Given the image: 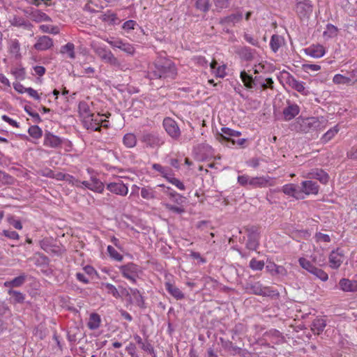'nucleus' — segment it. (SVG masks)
I'll list each match as a JSON object with an SVG mask.
<instances>
[{
  "mask_svg": "<svg viewBox=\"0 0 357 357\" xmlns=\"http://www.w3.org/2000/svg\"><path fill=\"white\" fill-rule=\"evenodd\" d=\"M40 246L44 251L52 255L60 256L64 251L60 246L52 244L48 238L41 240Z\"/></svg>",
  "mask_w": 357,
  "mask_h": 357,
  "instance_id": "9b49d317",
  "label": "nucleus"
},
{
  "mask_svg": "<svg viewBox=\"0 0 357 357\" xmlns=\"http://www.w3.org/2000/svg\"><path fill=\"white\" fill-rule=\"evenodd\" d=\"M12 26L16 27H22L27 30H31L33 25L27 20L18 15H14L13 19L10 20Z\"/></svg>",
  "mask_w": 357,
  "mask_h": 357,
  "instance_id": "5701e85b",
  "label": "nucleus"
},
{
  "mask_svg": "<svg viewBox=\"0 0 357 357\" xmlns=\"http://www.w3.org/2000/svg\"><path fill=\"white\" fill-rule=\"evenodd\" d=\"M282 38L277 34H274L271 36L270 41V47L273 52H277L279 48L281 47Z\"/></svg>",
  "mask_w": 357,
  "mask_h": 357,
  "instance_id": "4c0bfd02",
  "label": "nucleus"
},
{
  "mask_svg": "<svg viewBox=\"0 0 357 357\" xmlns=\"http://www.w3.org/2000/svg\"><path fill=\"white\" fill-rule=\"evenodd\" d=\"M282 192L289 196L293 197L294 198L298 199V194L301 193L300 191H298L296 185L293 183H289L283 185Z\"/></svg>",
  "mask_w": 357,
  "mask_h": 357,
  "instance_id": "c9c22d12",
  "label": "nucleus"
},
{
  "mask_svg": "<svg viewBox=\"0 0 357 357\" xmlns=\"http://www.w3.org/2000/svg\"><path fill=\"white\" fill-rule=\"evenodd\" d=\"M53 40L47 36H40L33 47L38 51H45L53 46Z\"/></svg>",
  "mask_w": 357,
  "mask_h": 357,
  "instance_id": "4468645a",
  "label": "nucleus"
},
{
  "mask_svg": "<svg viewBox=\"0 0 357 357\" xmlns=\"http://www.w3.org/2000/svg\"><path fill=\"white\" fill-rule=\"evenodd\" d=\"M28 133L35 139H38L43 136V130L37 125L31 126L28 129Z\"/></svg>",
  "mask_w": 357,
  "mask_h": 357,
  "instance_id": "37998d69",
  "label": "nucleus"
},
{
  "mask_svg": "<svg viewBox=\"0 0 357 357\" xmlns=\"http://www.w3.org/2000/svg\"><path fill=\"white\" fill-rule=\"evenodd\" d=\"M124 145L128 148H133L137 144L136 136L132 133H127L123 138Z\"/></svg>",
  "mask_w": 357,
  "mask_h": 357,
  "instance_id": "58836bf2",
  "label": "nucleus"
},
{
  "mask_svg": "<svg viewBox=\"0 0 357 357\" xmlns=\"http://www.w3.org/2000/svg\"><path fill=\"white\" fill-rule=\"evenodd\" d=\"M13 75L15 77L16 79H20L23 80L25 79V69L24 68H15L12 70Z\"/></svg>",
  "mask_w": 357,
  "mask_h": 357,
  "instance_id": "338daca9",
  "label": "nucleus"
},
{
  "mask_svg": "<svg viewBox=\"0 0 357 357\" xmlns=\"http://www.w3.org/2000/svg\"><path fill=\"white\" fill-rule=\"evenodd\" d=\"M107 252L109 255V257L117 261H121L123 259V257L122 255L119 253L114 248H113L112 245H108L107 248Z\"/></svg>",
  "mask_w": 357,
  "mask_h": 357,
  "instance_id": "603ef678",
  "label": "nucleus"
},
{
  "mask_svg": "<svg viewBox=\"0 0 357 357\" xmlns=\"http://www.w3.org/2000/svg\"><path fill=\"white\" fill-rule=\"evenodd\" d=\"M78 112L84 118L94 117V114L90 110L89 105L85 101H80L78 105Z\"/></svg>",
  "mask_w": 357,
  "mask_h": 357,
  "instance_id": "473e14b6",
  "label": "nucleus"
},
{
  "mask_svg": "<svg viewBox=\"0 0 357 357\" xmlns=\"http://www.w3.org/2000/svg\"><path fill=\"white\" fill-rule=\"evenodd\" d=\"M152 168L154 170L160 172L162 174V176L165 178H166L167 176L169 174L168 172L171 170L169 168L162 167L161 165L158 163H154L152 165Z\"/></svg>",
  "mask_w": 357,
  "mask_h": 357,
  "instance_id": "052dcab7",
  "label": "nucleus"
},
{
  "mask_svg": "<svg viewBox=\"0 0 357 357\" xmlns=\"http://www.w3.org/2000/svg\"><path fill=\"white\" fill-rule=\"evenodd\" d=\"M165 208L172 213L182 214L185 212V208L182 206H176L170 204H165Z\"/></svg>",
  "mask_w": 357,
  "mask_h": 357,
  "instance_id": "e2e57ef3",
  "label": "nucleus"
},
{
  "mask_svg": "<svg viewBox=\"0 0 357 357\" xmlns=\"http://www.w3.org/2000/svg\"><path fill=\"white\" fill-rule=\"evenodd\" d=\"M337 31L338 29L335 26L328 24L326 26V30L324 32V36L333 38L337 36Z\"/></svg>",
  "mask_w": 357,
  "mask_h": 357,
  "instance_id": "5fc2aeb1",
  "label": "nucleus"
},
{
  "mask_svg": "<svg viewBox=\"0 0 357 357\" xmlns=\"http://www.w3.org/2000/svg\"><path fill=\"white\" fill-rule=\"evenodd\" d=\"M221 130V134L229 138L230 137H239L241 135V132L240 131L234 130L227 127L222 128Z\"/></svg>",
  "mask_w": 357,
  "mask_h": 357,
  "instance_id": "6e6d98bb",
  "label": "nucleus"
},
{
  "mask_svg": "<svg viewBox=\"0 0 357 357\" xmlns=\"http://www.w3.org/2000/svg\"><path fill=\"white\" fill-rule=\"evenodd\" d=\"M169 183L172 185L177 187L181 190H184L185 187L184 184L178 178L169 176V174L165 178Z\"/></svg>",
  "mask_w": 357,
  "mask_h": 357,
  "instance_id": "bf43d9fd",
  "label": "nucleus"
},
{
  "mask_svg": "<svg viewBox=\"0 0 357 357\" xmlns=\"http://www.w3.org/2000/svg\"><path fill=\"white\" fill-rule=\"evenodd\" d=\"M177 68L174 63L165 57H158L149 67L146 77L150 80H172L176 77Z\"/></svg>",
  "mask_w": 357,
  "mask_h": 357,
  "instance_id": "f257e3e1",
  "label": "nucleus"
},
{
  "mask_svg": "<svg viewBox=\"0 0 357 357\" xmlns=\"http://www.w3.org/2000/svg\"><path fill=\"white\" fill-rule=\"evenodd\" d=\"M26 278L27 275L25 273H22L10 281H6L4 283V286L7 287H20L26 282Z\"/></svg>",
  "mask_w": 357,
  "mask_h": 357,
  "instance_id": "7c9ffc66",
  "label": "nucleus"
},
{
  "mask_svg": "<svg viewBox=\"0 0 357 357\" xmlns=\"http://www.w3.org/2000/svg\"><path fill=\"white\" fill-rule=\"evenodd\" d=\"M131 295L133 296L134 299L136 301L137 305L141 307H145V303L143 296L139 293V290L137 289H130Z\"/></svg>",
  "mask_w": 357,
  "mask_h": 357,
  "instance_id": "a19ab883",
  "label": "nucleus"
},
{
  "mask_svg": "<svg viewBox=\"0 0 357 357\" xmlns=\"http://www.w3.org/2000/svg\"><path fill=\"white\" fill-rule=\"evenodd\" d=\"M326 326V321L324 319H315L312 323V331L314 334L319 335L323 332Z\"/></svg>",
  "mask_w": 357,
  "mask_h": 357,
  "instance_id": "72a5a7b5",
  "label": "nucleus"
},
{
  "mask_svg": "<svg viewBox=\"0 0 357 357\" xmlns=\"http://www.w3.org/2000/svg\"><path fill=\"white\" fill-rule=\"evenodd\" d=\"M339 131L337 126L329 129L321 138L323 143L329 142Z\"/></svg>",
  "mask_w": 357,
  "mask_h": 357,
  "instance_id": "de8ad7c7",
  "label": "nucleus"
},
{
  "mask_svg": "<svg viewBox=\"0 0 357 357\" xmlns=\"http://www.w3.org/2000/svg\"><path fill=\"white\" fill-rule=\"evenodd\" d=\"M141 141L151 148L159 147L164 144L162 137L154 132H143Z\"/></svg>",
  "mask_w": 357,
  "mask_h": 357,
  "instance_id": "0eeeda50",
  "label": "nucleus"
},
{
  "mask_svg": "<svg viewBox=\"0 0 357 357\" xmlns=\"http://www.w3.org/2000/svg\"><path fill=\"white\" fill-rule=\"evenodd\" d=\"M141 196L146 200L158 199L156 190L150 186H145L141 188Z\"/></svg>",
  "mask_w": 357,
  "mask_h": 357,
  "instance_id": "bb28decb",
  "label": "nucleus"
},
{
  "mask_svg": "<svg viewBox=\"0 0 357 357\" xmlns=\"http://www.w3.org/2000/svg\"><path fill=\"white\" fill-rule=\"evenodd\" d=\"M264 261H258L253 258L250 261V267L254 271H261L264 267Z\"/></svg>",
  "mask_w": 357,
  "mask_h": 357,
  "instance_id": "13d9d810",
  "label": "nucleus"
},
{
  "mask_svg": "<svg viewBox=\"0 0 357 357\" xmlns=\"http://www.w3.org/2000/svg\"><path fill=\"white\" fill-rule=\"evenodd\" d=\"M246 289L250 291L252 294L258 296L276 297L280 296V294L277 290L273 289L270 287H264L259 282L248 283Z\"/></svg>",
  "mask_w": 357,
  "mask_h": 357,
  "instance_id": "7ed1b4c3",
  "label": "nucleus"
},
{
  "mask_svg": "<svg viewBox=\"0 0 357 357\" xmlns=\"http://www.w3.org/2000/svg\"><path fill=\"white\" fill-rule=\"evenodd\" d=\"M256 50L250 48V47L244 46L238 48L236 54L240 58L245 61H251L255 58Z\"/></svg>",
  "mask_w": 357,
  "mask_h": 357,
  "instance_id": "a211bd4d",
  "label": "nucleus"
},
{
  "mask_svg": "<svg viewBox=\"0 0 357 357\" xmlns=\"http://www.w3.org/2000/svg\"><path fill=\"white\" fill-rule=\"evenodd\" d=\"M259 245V236H248L246 248L250 250H257Z\"/></svg>",
  "mask_w": 357,
  "mask_h": 357,
  "instance_id": "8fccbe9b",
  "label": "nucleus"
},
{
  "mask_svg": "<svg viewBox=\"0 0 357 357\" xmlns=\"http://www.w3.org/2000/svg\"><path fill=\"white\" fill-rule=\"evenodd\" d=\"M312 274L314 275L316 277H317L322 281H326L328 279V274L322 269L317 267L314 269Z\"/></svg>",
  "mask_w": 357,
  "mask_h": 357,
  "instance_id": "680f3d73",
  "label": "nucleus"
},
{
  "mask_svg": "<svg viewBox=\"0 0 357 357\" xmlns=\"http://www.w3.org/2000/svg\"><path fill=\"white\" fill-rule=\"evenodd\" d=\"M333 82L336 84H352V78L350 77H345L340 74L335 75L333 78Z\"/></svg>",
  "mask_w": 357,
  "mask_h": 357,
  "instance_id": "79ce46f5",
  "label": "nucleus"
},
{
  "mask_svg": "<svg viewBox=\"0 0 357 357\" xmlns=\"http://www.w3.org/2000/svg\"><path fill=\"white\" fill-rule=\"evenodd\" d=\"M266 271L271 275H285L287 271L282 266L275 264L274 262L267 260L266 265Z\"/></svg>",
  "mask_w": 357,
  "mask_h": 357,
  "instance_id": "f3484780",
  "label": "nucleus"
},
{
  "mask_svg": "<svg viewBox=\"0 0 357 357\" xmlns=\"http://www.w3.org/2000/svg\"><path fill=\"white\" fill-rule=\"evenodd\" d=\"M162 126L167 133L174 139H178L181 136V130L177 123L170 117H165Z\"/></svg>",
  "mask_w": 357,
  "mask_h": 357,
  "instance_id": "6e6552de",
  "label": "nucleus"
},
{
  "mask_svg": "<svg viewBox=\"0 0 357 357\" xmlns=\"http://www.w3.org/2000/svg\"><path fill=\"white\" fill-rule=\"evenodd\" d=\"M8 222L17 229L20 230L22 229V224L21 221L20 220H17L14 216L9 217L8 218Z\"/></svg>",
  "mask_w": 357,
  "mask_h": 357,
  "instance_id": "774afa93",
  "label": "nucleus"
},
{
  "mask_svg": "<svg viewBox=\"0 0 357 357\" xmlns=\"http://www.w3.org/2000/svg\"><path fill=\"white\" fill-rule=\"evenodd\" d=\"M264 335L268 338L272 343L275 344H280L285 342V337L282 333L276 329H271L266 331Z\"/></svg>",
  "mask_w": 357,
  "mask_h": 357,
  "instance_id": "6ab92c4d",
  "label": "nucleus"
},
{
  "mask_svg": "<svg viewBox=\"0 0 357 357\" xmlns=\"http://www.w3.org/2000/svg\"><path fill=\"white\" fill-rule=\"evenodd\" d=\"M119 270L122 275L132 283L136 282V280L139 278V273H140L139 266L132 262L121 266Z\"/></svg>",
  "mask_w": 357,
  "mask_h": 357,
  "instance_id": "39448f33",
  "label": "nucleus"
},
{
  "mask_svg": "<svg viewBox=\"0 0 357 357\" xmlns=\"http://www.w3.org/2000/svg\"><path fill=\"white\" fill-rule=\"evenodd\" d=\"M305 52L306 54L313 58H321L325 54V48L323 45L319 44L312 45L305 48Z\"/></svg>",
  "mask_w": 357,
  "mask_h": 357,
  "instance_id": "4be33fe9",
  "label": "nucleus"
},
{
  "mask_svg": "<svg viewBox=\"0 0 357 357\" xmlns=\"http://www.w3.org/2000/svg\"><path fill=\"white\" fill-rule=\"evenodd\" d=\"M99 18L104 22H107L111 25L119 24L120 23L119 19L117 17L116 13L108 10L105 13H102Z\"/></svg>",
  "mask_w": 357,
  "mask_h": 357,
  "instance_id": "b1692460",
  "label": "nucleus"
},
{
  "mask_svg": "<svg viewBox=\"0 0 357 357\" xmlns=\"http://www.w3.org/2000/svg\"><path fill=\"white\" fill-rule=\"evenodd\" d=\"M340 289L344 292H356L357 281L342 278L339 282Z\"/></svg>",
  "mask_w": 357,
  "mask_h": 357,
  "instance_id": "aec40b11",
  "label": "nucleus"
},
{
  "mask_svg": "<svg viewBox=\"0 0 357 357\" xmlns=\"http://www.w3.org/2000/svg\"><path fill=\"white\" fill-rule=\"evenodd\" d=\"M287 84L294 90L302 94H306L305 89L303 86V82L298 81L292 75H289L287 77Z\"/></svg>",
  "mask_w": 357,
  "mask_h": 357,
  "instance_id": "c756f323",
  "label": "nucleus"
},
{
  "mask_svg": "<svg viewBox=\"0 0 357 357\" xmlns=\"http://www.w3.org/2000/svg\"><path fill=\"white\" fill-rule=\"evenodd\" d=\"M15 182V178L11 175L1 171L0 172V183L2 185H13Z\"/></svg>",
  "mask_w": 357,
  "mask_h": 357,
  "instance_id": "09e8293b",
  "label": "nucleus"
},
{
  "mask_svg": "<svg viewBox=\"0 0 357 357\" xmlns=\"http://www.w3.org/2000/svg\"><path fill=\"white\" fill-rule=\"evenodd\" d=\"M61 53H67L69 58L74 59L75 58L74 44L72 43H68L66 45L62 46L61 48Z\"/></svg>",
  "mask_w": 357,
  "mask_h": 357,
  "instance_id": "c03bdc74",
  "label": "nucleus"
},
{
  "mask_svg": "<svg viewBox=\"0 0 357 357\" xmlns=\"http://www.w3.org/2000/svg\"><path fill=\"white\" fill-rule=\"evenodd\" d=\"M216 139L222 144H226L227 146H229V144H231V145L237 144L238 146H243L246 142V139L244 138L239 139L236 141L223 135L222 134H217Z\"/></svg>",
  "mask_w": 357,
  "mask_h": 357,
  "instance_id": "393cba45",
  "label": "nucleus"
},
{
  "mask_svg": "<svg viewBox=\"0 0 357 357\" xmlns=\"http://www.w3.org/2000/svg\"><path fill=\"white\" fill-rule=\"evenodd\" d=\"M307 178L319 180L323 184H326L329 180L328 174L321 169H312L307 174Z\"/></svg>",
  "mask_w": 357,
  "mask_h": 357,
  "instance_id": "dca6fc26",
  "label": "nucleus"
},
{
  "mask_svg": "<svg viewBox=\"0 0 357 357\" xmlns=\"http://www.w3.org/2000/svg\"><path fill=\"white\" fill-rule=\"evenodd\" d=\"M165 289L167 292L176 300H181L185 297L183 293L180 290V289L170 282L165 283Z\"/></svg>",
  "mask_w": 357,
  "mask_h": 357,
  "instance_id": "a878e982",
  "label": "nucleus"
},
{
  "mask_svg": "<svg viewBox=\"0 0 357 357\" xmlns=\"http://www.w3.org/2000/svg\"><path fill=\"white\" fill-rule=\"evenodd\" d=\"M195 8L203 12L206 13L211 8V3L209 0H197L195 3Z\"/></svg>",
  "mask_w": 357,
  "mask_h": 357,
  "instance_id": "a18cd8bd",
  "label": "nucleus"
},
{
  "mask_svg": "<svg viewBox=\"0 0 357 357\" xmlns=\"http://www.w3.org/2000/svg\"><path fill=\"white\" fill-rule=\"evenodd\" d=\"M101 288L105 289L108 294H112L116 298L121 297V295L117 289L112 284L102 282Z\"/></svg>",
  "mask_w": 357,
  "mask_h": 357,
  "instance_id": "49530a36",
  "label": "nucleus"
},
{
  "mask_svg": "<svg viewBox=\"0 0 357 357\" xmlns=\"http://www.w3.org/2000/svg\"><path fill=\"white\" fill-rule=\"evenodd\" d=\"M68 139L61 138L54 135L50 131L45 130L44 134L43 145L46 147L52 149H60L62 147L63 142H67Z\"/></svg>",
  "mask_w": 357,
  "mask_h": 357,
  "instance_id": "423d86ee",
  "label": "nucleus"
},
{
  "mask_svg": "<svg viewBox=\"0 0 357 357\" xmlns=\"http://www.w3.org/2000/svg\"><path fill=\"white\" fill-rule=\"evenodd\" d=\"M30 15L31 19L36 22H52V18L40 10H31Z\"/></svg>",
  "mask_w": 357,
  "mask_h": 357,
  "instance_id": "cd10ccee",
  "label": "nucleus"
},
{
  "mask_svg": "<svg viewBox=\"0 0 357 357\" xmlns=\"http://www.w3.org/2000/svg\"><path fill=\"white\" fill-rule=\"evenodd\" d=\"M342 257L343 252L340 248L332 250L329 255L330 266L333 269L338 268L342 263Z\"/></svg>",
  "mask_w": 357,
  "mask_h": 357,
  "instance_id": "ddd939ff",
  "label": "nucleus"
},
{
  "mask_svg": "<svg viewBox=\"0 0 357 357\" xmlns=\"http://www.w3.org/2000/svg\"><path fill=\"white\" fill-rule=\"evenodd\" d=\"M100 317L97 313H92L90 315L89 320L87 323V326L90 330H96L100 327Z\"/></svg>",
  "mask_w": 357,
  "mask_h": 357,
  "instance_id": "f704fd0d",
  "label": "nucleus"
},
{
  "mask_svg": "<svg viewBox=\"0 0 357 357\" xmlns=\"http://www.w3.org/2000/svg\"><path fill=\"white\" fill-rule=\"evenodd\" d=\"M243 19V14L241 12L231 13L229 15L220 18V24L222 25H235L240 22Z\"/></svg>",
  "mask_w": 357,
  "mask_h": 357,
  "instance_id": "412c9836",
  "label": "nucleus"
},
{
  "mask_svg": "<svg viewBox=\"0 0 357 357\" xmlns=\"http://www.w3.org/2000/svg\"><path fill=\"white\" fill-rule=\"evenodd\" d=\"M96 54L105 63L121 69V63L120 61L109 50L102 47H98L94 50Z\"/></svg>",
  "mask_w": 357,
  "mask_h": 357,
  "instance_id": "20e7f679",
  "label": "nucleus"
},
{
  "mask_svg": "<svg viewBox=\"0 0 357 357\" xmlns=\"http://www.w3.org/2000/svg\"><path fill=\"white\" fill-rule=\"evenodd\" d=\"M8 294L11 296L15 303H22L24 301L25 296L19 291L9 289Z\"/></svg>",
  "mask_w": 357,
  "mask_h": 357,
  "instance_id": "ea45409f",
  "label": "nucleus"
},
{
  "mask_svg": "<svg viewBox=\"0 0 357 357\" xmlns=\"http://www.w3.org/2000/svg\"><path fill=\"white\" fill-rule=\"evenodd\" d=\"M39 29L43 33H50L52 34H57L59 33V29L56 26H50L47 24H42L39 26Z\"/></svg>",
  "mask_w": 357,
  "mask_h": 357,
  "instance_id": "864d4df0",
  "label": "nucleus"
},
{
  "mask_svg": "<svg viewBox=\"0 0 357 357\" xmlns=\"http://www.w3.org/2000/svg\"><path fill=\"white\" fill-rule=\"evenodd\" d=\"M319 187L317 183L311 180L304 181L301 183V192H303L305 195H317L319 192Z\"/></svg>",
  "mask_w": 357,
  "mask_h": 357,
  "instance_id": "2eb2a0df",
  "label": "nucleus"
},
{
  "mask_svg": "<svg viewBox=\"0 0 357 357\" xmlns=\"http://www.w3.org/2000/svg\"><path fill=\"white\" fill-rule=\"evenodd\" d=\"M298 262L300 266L303 268L307 271L309 273H312L314 271V269L316 268L312 263L307 260V259L304 257H301L298 259Z\"/></svg>",
  "mask_w": 357,
  "mask_h": 357,
  "instance_id": "3c124183",
  "label": "nucleus"
},
{
  "mask_svg": "<svg viewBox=\"0 0 357 357\" xmlns=\"http://www.w3.org/2000/svg\"><path fill=\"white\" fill-rule=\"evenodd\" d=\"M269 177L257 176L250 177L249 185L252 188H263L266 187L268 183Z\"/></svg>",
  "mask_w": 357,
  "mask_h": 357,
  "instance_id": "2f4dec72",
  "label": "nucleus"
},
{
  "mask_svg": "<svg viewBox=\"0 0 357 357\" xmlns=\"http://www.w3.org/2000/svg\"><path fill=\"white\" fill-rule=\"evenodd\" d=\"M120 50L129 55H133L135 52V47L132 45L124 42L122 43Z\"/></svg>",
  "mask_w": 357,
  "mask_h": 357,
  "instance_id": "69168bd1",
  "label": "nucleus"
},
{
  "mask_svg": "<svg viewBox=\"0 0 357 357\" xmlns=\"http://www.w3.org/2000/svg\"><path fill=\"white\" fill-rule=\"evenodd\" d=\"M86 128L87 129H91L96 132L101 131V125L100 121L97 119H94V117H91V121Z\"/></svg>",
  "mask_w": 357,
  "mask_h": 357,
  "instance_id": "4d7b16f0",
  "label": "nucleus"
},
{
  "mask_svg": "<svg viewBox=\"0 0 357 357\" xmlns=\"http://www.w3.org/2000/svg\"><path fill=\"white\" fill-rule=\"evenodd\" d=\"M296 11L301 19L308 18L312 13V5L310 0H304L296 3Z\"/></svg>",
  "mask_w": 357,
  "mask_h": 357,
  "instance_id": "9d476101",
  "label": "nucleus"
},
{
  "mask_svg": "<svg viewBox=\"0 0 357 357\" xmlns=\"http://www.w3.org/2000/svg\"><path fill=\"white\" fill-rule=\"evenodd\" d=\"M288 105L284 108L282 114L285 121H290L296 117L300 112V107L295 103L287 102Z\"/></svg>",
  "mask_w": 357,
  "mask_h": 357,
  "instance_id": "f8f14e48",
  "label": "nucleus"
},
{
  "mask_svg": "<svg viewBox=\"0 0 357 357\" xmlns=\"http://www.w3.org/2000/svg\"><path fill=\"white\" fill-rule=\"evenodd\" d=\"M240 77L244 85L248 89H252L254 86H255L256 82H258L257 77L253 78L251 75H248L245 71H242L241 73Z\"/></svg>",
  "mask_w": 357,
  "mask_h": 357,
  "instance_id": "c85d7f7f",
  "label": "nucleus"
},
{
  "mask_svg": "<svg viewBox=\"0 0 357 357\" xmlns=\"http://www.w3.org/2000/svg\"><path fill=\"white\" fill-rule=\"evenodd\" d=\"M324 122L325 120L323 117L320 119L318 117L303 118L299 116L296 119L294 126L296 131L307 133L323 129Z\"/></svg>",
  "mask_w": 357,
  "mask_h": 357,
  "instance_id": "f03ea898",
  "label": "nucleus"
},
{
  "mask_svg": "<svg viewBox=\"0 0 357 357\" xmlns=\"http://www.w3.org/2000/svg\"><path fill=\"white\" fill-rule=\"evenodd\" d=\"M106 188L112 193L120 196H126L128 192V186L125 185L121 179L107 183Z\"/></svg>",
  "mask_w": 357,
  "mask_h": 357,
  "instance_id": "1a4fd4ad",
  "label": "nucleus"
},
{
  "mask_svg": "<svg viewBox=\"0 0 357 357\" xmlns=\"http://www.w3.org/2000/svg\"><path fill=\"white\" fill-rule=\"evenodd\" d=\"M90 190L98 193H102L104 191L105 185L98 178L91 177Z\"/></svg>",
  "mask_w": 357,
  "mask_h": 357,
  "instance_id": "e433bc0d",
  "label": "nucleus"
},
{
  "mask_svg": "<svg viewBox=\"0 0 357 357\" xmlns=\"http://www.w3.org/2000/svg\"><path fill=\"white\" fill-rule=\"evenodd\" d=\"M105 41L114 48L120 49L123 41L120 38H106Z\"/></svg>",
  "mask_w": 357,
  "mask_h": 357,
  "instance_id": "0e129e2a",
  "label": "nucleus"
}]
</instances>
